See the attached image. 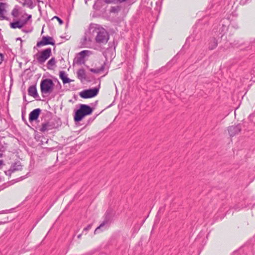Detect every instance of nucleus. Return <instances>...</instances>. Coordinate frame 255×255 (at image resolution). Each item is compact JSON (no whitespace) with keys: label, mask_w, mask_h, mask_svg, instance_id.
<instances>
[{"label":"nucleus","mask_w":255,"mask_h":255,"mask_svg":"<svg viewBox=\"0 0 255 255\" xmlns=\"http://www.w3.org/2000/svg\"><path fill=\"white\" fill-rule=\"evenodd\" d=\"M91 34L95 37V42L99 44H103L107 43L109 35L107 31L103 27L98 24H90L88 31L85 33L83 38L82 45L84 47H88L89 43L93 40V37L90 35Z\"/></svg>","instance_id":"nucleus-1"},{"label":"nucleus","mask_w":255,"mask_h":255,"mask_svg":"<svg viewBox=\"0 0 255 255\" xmlns=\"http://www.w3.org/2000/svg\"><path fill=\"white\" fill-rule=\"evenodd\" d=\"M93 109L88 105L80 104L79 108L75 111L74 120L75 122L81 121L84 117L90 115L93 112Z\"/></svg>","instance_id":"nucleus-2"},{"label":"nucleus","mask_w":255,"mask_h":255,"mask_svg":"<svg viewBox=\"0 0 255 255\" xmlns=\"http://www.w3.org/2000/svg\"><path fill=\"white\" fill-rule=\"evenodd\" d=\"M54 83L50 79H45L41 80L40 83V90L42 94L51 93L54 88Z\"/></svg>","instance_id":"nucleus-3"},{"label":"nucleus","mask_w":255,"mask_h":255,"mask_svg":"<svg viewBox=\"0 0 255 255\" xmlns=\"http://www.w3.org/2000/svg\"><path fill=\"white\" fill-rule=\"evenodd\" d=\"M51 49L50 48H47L42 50L39 54H36L34 57L39 64H42L51 55Z\"/></svg>","instance_id":"nucleus-4"},{"label":"nucleus","mask_w":255,"mask_h":255,"mask_svg":"<svg viewBox=\"0 0 255 255\" xmlns=\"http://www.w3.org/2000/svg\"><path fill=\"white\" fill-rule=\"evenodd\" d=\"M99 91V88L97 87L84 90L79 93V96L83 99L91 98L97 96L98 94Z\"/></svg>","instance_id":"nucleus-5"},{"label":"nucleus","mask_w":255,"mask_h":255,"mask_svg":"<svg viewBox=\"0 0 255 255\" xmlns=\"http://www.w3.org/2000/svg\"><path fill=\"white\" fill-rule=\"evenodd\" d=\"M23 165L19 161H17L11 164L10 168L4 171L6 175L10 177L12 173L18 171H21L22 169Z\"/></svg>","instance_id":"nucleus-6"},{"label":"nucleus","mask_w":255,"mask_h":255,"mask_svg":"<svg viewBox=\"0 0 255 255\" xmlns=\"http://www.w3.org/2000/svg\"><path fill=\"white\" fill-rule=\"evenodd\" d=\"M47 45H55V41L53 37L50 36H43L42 40L37 43V46L40 47L41 46Z\"/></svg>","instance_id":"nucleus-7"},{"label":"nucleus","mask_w":255,"mask_h":255,"mask_svg":"<svg viewBox=\"0 0 255 255\" xmlns=\"http://www.w3.org/2000/svg\"><path fill=\"white\" fill-rule=\"evenodd\" d=\"M7 7L8 4L6 3L0 2V20H9L8 17L5 15L7 12L6 8Z\"/></svg>","instance_id":"nucleus-8"},{"label":"nucleus","mask_w":255,"mask_h":255,"mask_svg":"<svg viewBox=\"0 0 255 255\" xmlns=\"http://www.w3.org/2000/svg\"><path fill=\"white\" fill-rule=\"evenodd\" d=\"M242 129L241 125L238 124L236 126H232L228 128V132L230 136H234L239 134Z\"/></svg>","instance_id":"nucleus-9"},{"label":"nucleus","mask_w":255,"mask_h":255,"mask_svg":"<svg viewBox=\"0 0 255 255\" xmlns=\"http://www.w3.org/2000/svg\"><path fill=\"white\" fill-rule=\"evenodd\" d=\"M109 226V222L108 220H105L95 230L94 234H98L108 229Z\"/></svg>","instance_id":"nucleus-10"},{"label":"nucleus","mask_w":255,"mask_h":255,"mask_svg":"<svg viewBox=\"0 0 255 255\" xmlns=\"http://www.w3.org/2000/svg\"><path fill=\"white\" fill-rule=\"evenodd\" d=\"M41 110L40 109H36L31 111L29 115V121L31 122L36 120L40 114Z\"/></svg>","instance_id":"nucleus-11"},{"label":"nucleus","mask_w":255,"mask_h":255,"mask_svg":"<svg viewBox=\"0 0 255 255\" xmlns=\"http://www.w3.org/2000/svg\"><path fill=\"white\" fill-rule=\"evenodd\" d=\"M28 94L35 99L39 97L35 85L30 86L28 89Z\"/></svg>","instance_id":"nucleus-12"},{"label":"nucleus","mask_w":255,"mask_h":255,"mask_svg":"<svg viewBox=\"0 0 255 255\" xmlns=\"http://www.w3.org/2000/svg\"><path fill=\"white\" fill-rule=\"evenodd\" d=\"M227 29H228V27L225 24H222V26L221 27H220L219 31H217V30L215 28V27L214 28L213 30L214 32H215V33H217V32L219 33V34L217 33L216 34L217 36L221 35L220 37H222L224 35V34L225 33V32L227 30Z\"/></svg>","instance_id":"nucleus-13"},{"label":"nucleus","mask_w":255,"mask_h":255,"mask_svg":"<svg viewBox=\"0 0 255 255\" xmlns=\"http://www.w3.org/2000/svg\"><path fill=\"white\" fill-rule=\"evenodd\" d=\"M25 24V22L22 23V21L16 20L10 23V27L12 29L21 28Z\"/></svg>","instance_id":"nucleus-14"},{"label":"nucleus","mask_w":255,"mask_h":255,"mask_svg":"<svg viewBox=\"0 0 255 255\" xmlns=\"http://www.w3.org/2000/svg\"><path fill=\"white\" fill-rule=\"evenodd\" d=\"M60 78L62 80L64 84L70 83L72 80L67 77L66 72L64 71H61L59 72Z\"/></svg>","instance_id":"nucleus-15"},{"label":"nucleus","mask_w":255,"mask_h":255,"mask_svg":"<svg viewBox=\"0 0 255 255\" xmlns=\"http://www.w3.org/2000/svg\"><path fill=\"white\" fill-rule=\"evenodd\" d=\"M217 40L214 37L211 38L209 41L208 48L210 50H213L217 46Z\"/></svg>","instance_id":"nucleus-16"},{"label":"nucleus","mask_w":255,"mask_h":255,"mask_svg":"<svg viewBox=\"0 0 255 255\" xmlns=\"http://www.w3.org/2000/svg\"><path fill=\"white\" fill-rule=\"evenodd\" d=\"M52 127L49 123H45L42 124L41 127L39 129L41 132H44L46 131L51 129Z\"/></svg>","instance_id":"nucleus-17"},{"label":"nucleus","mask_w":255,"mask_h":255,"mask_svg":"<svg viewBox=\"0 0 255 255\" xmlns=\"http://www.w3.org/2000/svg\"><path fill=\"white\" fill-rule=\"evenodd\" d=\"M33 1V0H23L22 5L23 6H26L30 9H32L34 7Z\"/></svg>","instance_id":"nucleus-18"},{"label":"nucleus","mask_w":255,"mask_h":255,"mask_svg":"<svg viewBox=\"0 0 255 255\" xmlns=\"http://www.w3.org/2000/svg\"><path fill=\"white\" fill-rule=\"evenodd\" d=\"M105 64L106 62H104V63L100 67L97 68H91L90 69V71L93 73H99L100 72L104 71L105 67Z\"/></svg>","instance_id":"nucleus-19"},{"label":"nucleus","mask_w":255,"mask_h":255,"mask_svg":"<svg viewBox=\"0 0 255 255\" xmlns=\"http://www.w3.org/2000/svg\"><path fill=\"white\" fill-rule=\"evenodd\" d=\"M77 77L79 79L82 80L86 79V74L85 70L83 69H80L77 72Z\"/></svg>","instance_id":"nucleus-20"},{"label":"nucleus","mask_w":255,"mask_h":255,"mask_svg":"<svg viewBox=\"0 0 255 255\" xmlns=\"http://www.w3.org/2000/svg\"><path fill=\"white\" fill-rule=\"evenodd\" d=\"M20 7L18 5H15L12 10L11 14L13 17H17L19 15Z\"/></svg>","instance_id":"nucleus-21"},{"label":"nucleus","mask_w":255,"mask_h":255,"mask_svg":"<svg viewBox=\"0 0 255 255\" xmlns=\"http://www.w3.org/2000/svg\"><path fill=\"white\" fill-rule=\"evenodd\" d=\"M56 62L54 57L51 58L47 62V68L52 69L53 67L55 65Z\"/></svg>","instance_id":"nucleus-22"},{"label":"nucleus","mask_w":255,"mask_h":255,"mask_svg":"<svg viewBox=\"0 0 255 255\" xmlns=\"http://www.w3.org/2000/svg\"><path fill=\"white\" fill-rule=\"evenodd\" d=\"M74 62H76L77 64L81 65L84 63V58L82 57L81 55H79L74 59Z\"/></svg>","instance_id":"nucleus-23"},{"label":"nucleus","mask_w":255,"mask_h":255,"mask_svg":"<svg viewBox=\"0 0 255 255\" xmlns=\"http://www.w3.org/2000/svg\"><path fill=\"white\" fill-rule=\"evenodd\" d=\"M91 53V51L89 50H83L79 52L78 53V55H81L82 57H83L84 58L86 56H89Z\"/></svg>","instance_id":"nucleus-24"},{"label":"nucleus","mask_w":255,"mask_h":255,"mask_svg":"<svg viewBox=\"0 0 255 255\" xmlns=\"http://www.w3.org/2000/svg\"><path fill=\"white\" fill-rule=\"evenodd\" d=\"M115 0H97L95 3L94 6L105 2L107 3H110L113 2Z\"/></svg>","instance_id":"nucleus-25"},{"label":"nucleus","mask_w":255,"mask_h":255,"mask_svg":"<svg viewBox=\"0 0 255 255\" xmlns=\"http://www.w3.org/2000/svg\"><path fill=\"white\" fill-rule=\"evenodd\" d=\"M6 150V147L0 142V157H2L3 155V152Z\"/></svg>","instance_id":"nucleus-26"},{"label":"nucleus","mask_w":255,"mask_h":255,"mask_svg":"<svg viewBox=\"0 0 255 255\" xmlns=\"http://www.w3.org/2000/svg\"><path fill=\"white\" fill-rule=\"evenodd\" d=\"M26 178H27V176L25 175V176H21L16 179L14 180V182H19V181H20L24 179H25Z\"/></svg>","instance_id":"nucleus-27"},{"label":"nucleus","mask_w":255,"mask_h":255,"mask_svg":"<svg viewBox=\"0 0 255 255\" xmlns=\"http://www.w3.org/2000/svg\"><path fill=\"white\" fill-rule=\"evenodd\" d=\"M5 60L4 55L3 53L0 52V65Z\"/></svg>","instance_id":"nucleus-28"},{"label":"nucleus","mask_w":255,"mask_h":255,"mask_svg":"<svg viewBox=\"0 0 255 255\" xmlns=\"http://www.w3.org/2000/svg\"><path fill=\"white\" fill-rule=\"evenodd\" d=\"M92 224L88 225L86 228H85L83 229V233H84V232H87L88 231L90 230L92 228Z\"/></svg>","instance_id":"nucleus-29"},{"label":"nucleus","mask_w":255,"mask_h":255,"mask_svg":"<svg viewBox=\"0 0 255 255\" xmlns=\"http://www.w3.org/2000/svg\"><path fill=\"white\" fill-rule=\"evenodd\" d=\"M31 18V15L28 14L27 15V17L26 19L22 20V23H24V22H25V24H26L27 23V21L29 20H30Z\"/></svg>","instance_id":"nucleus-30"},{"label":"nucleus","mask_w":255,"mask_h":255,"mask_svg":"<svg viewBox=\"0 0 255 255\" xmlns=\"http://www.w3.org/2000/svg\"><path fill=\"white\" fill-rule=\"evenodd\" d=\"M54 18L57 19L60 24H62L63 23V21L61 18H60L59 17H58L57 16H55L54 17Z\"/></svg>","instance_id":"nucleus-31"},{"label":"nucleus","mask_w":255,"mask_h":255,"mask_svg":"<svg viewBox=\"0 0 255 255\" xmlns=\"http://www.w3.org/2000/svg\"><path fill=\"white\" fill-rule=\"evenodd\" d=\"M245 208V207H244V206H242V207H239L238 205H236V206L234 207V209H235L236 210H240V209H243V208Z\"/></svg>","instance_id":"nucleus-32"},{"label":"nucleus","mask_w":255,"mask_h":255,"mask_svg":"<svg viewBox=\"0 0 255 255\" xmlns=\"http://www.w3.org/2000/svg\"><path fill=\"white\" fill-rule=\"evenodd\" d=\"M249 0H241L240 4L242 5H245Z\"/></svg>","instance_id":"nucleus-33"},{"label":"nucleus","mask_w":255,"mask_h":255,"mask_svg":"<svg viewBox=\"0 0 255 255\" xmlns=\"http://www.w3.org/2000/svg\"><path fill=\"white\" fill-rule=\"evenodd\" d=\"M111 11L113 12H116L117 11V8L116 7H112L111 9Z\"/></svg>","instance_id":"nucleus-34"},{"label":"nucleus","mask_w":255,"mask_h":255,"mask_svg":"<svg viewBox=\"0 0 255 255\" xmlns=\"http://www.w3.org/2000/svg\"><path fill=\"white\" fill-rule=\"evenodd\" d=\"M4 165L3 161L2 160H0V169L2 168V166Z\"/></svg>","instance_id":"nucleus-35"},{"label":"nucleus","mask_w":255,"mask_h":255,"mask_svg":"<svg viewBox=\"0 0 255 255\" xmlns=\"http://www.w3.org/2000/svg\"><path fill=\"white\" fill-rule=\"evenodd\" d=\"M23 101L27 102V103H28V102L26 100V95L25 94H23Z\"/></svg>","instance_id":"nucleus-36"},{"label":"nucleus","mask_w":255,"mask_h":255,"mask_svg":"<svg viewBox=\"0 0 255 255\" xmlns=\"http://www.w3.org/2000/svg\"><path fill=\"white\" fill-rule=\"evenodd\" d=\"M94 118H93V119L90 118L88 121V123H90V122H93L94 121Z\"/></svg>","instance_id":"nucleus-37"},{"label":"nucleus","mask_w":255,"mask_h":255,"mask_svg":"<svg viewBox=\"0 0 255 255\" xmlns=\"http://www.w3.org/2000/svg\"><path fill=\"white\" fill-rule=\"evenodd\" d=\"M22 31H23V32H26V33L29 32H30V31H31V30H29V31H28V30H25V29H22Z\"/></svg>","instance_id":"nucleus-38"},{"label":"nucleus","mask_w":255,"mask_h":255,"mask_svg":"<svg viewBox=\"0 0 255 255\" xmlns=\"http://www.w3.org/2000/svg\"><path fill=\"white\" fill-rule=\"evenodd\" d=\"M81 236H82V234H79V235H78L77 238H78V239H80V238H81Z\"/></svg>","instance_id":"nucleus-39"},{"label":"nucleus","mask_w":255,"mask_h":255,"mask_svg":"<svg viewBox=\"0 0 255 255\" xmlns=\"http://www.w3.org/2000/svg\"><path fill=\"white\" fill-rule=\"evenodd\" d=\"M36 1L39 3V2H42V3H43V1H41V0H36Z\"/></svg>","instance_id":"nucleus-40"},{"label":"nucleus","mask_w":255,"mask_h":255,"mask_svg":"<svg viewBox=\"0 0 255 255\" xmlns=\"http://www.w3.org/2000/svg\"><path fill=\"white\" fill-rule=\"evenodd\" d=\"M5 213V211H0V214H3V213Z\"/></svg>","instance_id":"nucleus-41"},{"label":"nucleus","mask_w":255,"mask_h":255,"mask_svg":"<svg viewBox=\"0 0 255 255\" xmlns=\"http://www.w3.org/2000/svg\"><path fill=\"white\" fill-rule=\"evenodd\" d=\"M4 222H0V225L3 224H4Z\"/></svg>","instance_id":"nucleus-42"},{"label":"nucleus","mask_w":255,"mask_h":255,"mask_svg":"<svg viewBox=\"0 0 255 255\" xmlns=\"http://www.w3.org/2000/svg\"><path fill=\"white\" fill-rule=\"evenodd\" d=\"M16 40H21V38H17L16 39Z\"/></svg>","instance_id":"nucleus-43"},{"label":"nucleus","mask_w":255,"mask_h":255,"mask_svg":"<svg viewBox=\"0 0 255 255\" xmlns=\"http://www.w3.org/2000/svg\"><path fill=\"white\" fill-rule=\"evenodd\" d=\"M38 8H39V9H40V5H38Z\"/></svg>","instance_id":"nucleus-44"},{"label":"nucleus","mask_w":255,"mask_h":255,"mask_svg":"<svg viewBox=\"0 0 255 255\" xmlns=\"http://www.w3.org/2000/svg\"><path fill=\"white\" fill-rule=\"evenodd\" d=\"M3 0H0V2H2Z\"/></svg>","instance_id":"nucleus-45"}]
</instances>
